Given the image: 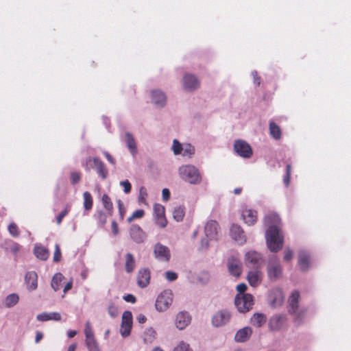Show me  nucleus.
Returning a JSON list of instances; mask_svg holds the SVG:
<instances>
[{
    "mask_svg": "<svg viewBox=\"0 0 351 351\" xmlns=\"http://www.w3.org/2000/svg\"><path fill=\"white\" fill-rule=\"evenodd\" d=\"M264 223L269 226L265 235L267 247L271 252H277L282 248L284 243L278 227L280 219L276 213H270L265 217Z\"/></svg>",
    "mask_w": 351,
    "mask_h": 351,
    "instance_id": "1",
    "label": "nucleus"
},
{
    "mask_svg": "<svg viewBox=\"0 0 351 351\" xmlns=\"http://www.w3.org/2000/svg\"><path fill=\"white\" fill-rule=\"evenodd\" d=\"M178 173L180 178L193 185H197L202 182V176L200 171L194 165H184L178 169Z\"/></svg>",
    "mask_w": 351,
    "mask_h": 351,
    "instance_id": "2",
    "label": "nucleus"
},
{
    "mask_svg": "<svg viewBox=\"0 0 351 351\" xmlns=\"http://www.w3.org/2000/svg\"><path fill=\"white\" fill-rule=\"evenodd\" d=\"M219 226L215 220H208L204 226V233L206 238L201 241V246L202 249H207L209 241H217L219 235Z\"/></svg>",
    "mask_w": 351,
    "mask_h": 351,
    "instance_id": "3",
    "label": "nucleus"
},
{
    "mask_svg": "<svg viewBox=\"0 0 351 351\" xmlns=\"http://www.w3.org/2000/svg\"><path fill=\"white\" fill-rule=\"evenodd\" d=\"M234 304L239 312L246 313L252 308L254 304L253 296L250 293L237 294L234 300Z\"/></svg>",
    "mask_w": 351,
    "mask_h": 351,
    "instance_id": "4",
    "label": "nucleus"
},
{
    "mask_svg": "<svg viewBox=\"0 0 351 351\" xmlns=\"http://www.w3.org/2000/svg\"><path fill=\"white\" fill-rule=\"evenodd\" d=\"M267 269L268 277L271 280H276L282 276V267L276 256L269 259Z\"/></svg>",
    "mask_w": 351,
    "mask_h": 351,
    "instance_id": "5",
    "label": "nucleus"
},
{
    "mask_svg": "<svg viewBox=\"0 0 351 351\" xmlns=\"http://www.w3.org/2000/svg\"><path fill=\"white\" fill-rule=\"evenodd\" d=\"M91 162H93L94 168L96 169L98 176L102 180L106 179L108 176V169L106 167L104 162L97 157H88L86 160V165H84L85 169L87 171L90 170V167H88V163Z\"/></svg>",
    "mask_w": 351,
    "mask_h": 351,
    "instance_id": "6",
    "label": "nucleus"
},
{
    "mask_svg": "<svg viewBox=\"0 0 351 351\" xmlns=\"http://www.w3.org/2000/svg\"><path fill=\"white\" fill-rule=\"evenodd\" d=\"M173 302V294L170 290L163 291L157 298L156 301V308L158 311H166Z\"/></svg>",
    "mask_w": 351,
    "mask_h": 351,
    "instance_id": "7",
    "label": "nucleus"
},
{
    "mask_svg": "<svg viewBox=\"0 0 351 351\" xmlns=\"http://www.w3.org/2000/svg\"><path fill=\"white\" fill-rule=\"evenodd\" d=\"M235 152L241 157L249 158L252 155L251 146L243 140H237L234 143Z\"/></svg>",
    "mask_w": 351,
    "mask_h": 351,
    "instance_id": "8",
    "label": "nucleus"
},
{
    "mask_svg": "<svg viewBox=\"0 0 351 351\" xmlns=\"http://www.w3.org/2000/svg\"><path fill=\"white\" fill-rule=\"evenodd\" d=\"M132 327V315L130 311H125L122 315L121 334L123 337H128L130 334Z\"/></svg>",
    "mask_w": 351,
    "mask_h": 351,
    "instance_id": "9",
    "label": "nucleus"
},
{
    "mask_svg": "<svg viewBox=\"0 0 351 351\" xmlns=\"http://www.w3.org/2000/svg\"><path fill=\"white\" fill-rule=\"evenodd\" d=\"M287 317L285 315H275L270 317L268 323L271 331H278L282 329L287 323Z\"/></svg>",
    "mask_w": 351,
    "mask_h": 351,
    "instance_id": "10",
    "label": "nucleus"
},
{
    "mask_svg": "<svg viewBox=\"0 0 351 351\" xmlns=\"http://www.w3.org/2000/svg\"><path fill=\"white\" fill-rule=\"evenodd\" d=\"M154 254L155 257L160 261L167 262L169 261L171 257L169 248L160 243L155 245Z\"/></svg>",
    "mask_w": 351,
    "mask_h": 351,
    "instance_id": "11",
    "label": "nucleus"
},
{
    "mask_svg": "<svg viewBox=\"0 0 351 351\" xmlns=\"http://www.w3.org/2000/svg\"><path fill=\"white\" fill-rule=\"evenodd\" d=\"M230 313L227 310H221L217 312L212 319L213 324L216 327L221 326L229 322Z\"/></svg>",
    "mask_w": 351,
    "mask_h": 351,
    "instance_id": "12",
    "label": "nucleus"
},
{
    "mask_svg": "<svg viewBox=\"0 0 351 351\" xmlns=\"http://www.w3.org/2000/svg\"><path fill=\"white\" fill-rule=\"evenodd\" d=\"M228 269L229 273L235 277H239L242 271V264L240 261L232 256L228 258L227 263Z\"/></svg>",
    "mask_w": 351,
    "mask_h": 351,
    "instance_id": "13",
    "label": "nucleus"
},
{
    "mask_svg": "<svg viewBox=\"0 0 351 351\" xmlns=\"http://www.w3.org/2000/svg\"><path fill=\"white\" fill-rule=\"evenodd\" d=\"M199 86L197 78L192 74H185L183 77V87L187 91H193Z\"/></svg>",
    "mask_w": 351,
    "mask_h": 351,
    "instance_id": "14",
    "label": "nucleus"
},
{
    "mask_svg": "<svg viewBox=\"0 0 351 351\" xmlns=\"http://www.w3.org/2000/svg\"><path fill=\"white\" fill-rule=\"evenodd\" d=\"M261 259V255L255 251L248 252L245 256V265L249 267H259Z\"/></svg>",
    "mask_w": 351,
    "mask_h": 351,
    "instance_id": "15",
    "label": "nucleus"
},
{
    "mask_svg": "<svg viewBox=\"0 0 351 351\" xmlns=\"http://www.w3.org/2000/svg\"><path fill=\"white\" fill-rule=\"evenodd\" d=\"M230 237L240 245L246 242V237L241 227L237 224H233L230 228Z\"/></svg>",
    "mask_w": 351,
    "mask_h": 351,
    "instance_id": "16",
    "label": "nucleus"
},
{
    "mask_svg": "<svg viewBox=\"0 0 351 351\" xmlns=\"http://www.w3.org/2000/svg\"><path fill=\"white\" fill-rule=\"evenodd\" d=\"M131 239L136 243H142L146 239V234L138 225H132L130 230Z\"/></svg>",
    "mask_w": 351,
    "mask_h": 351,
    "instance_id": "17",
    "label": "nucleus"
},
{
    "mask_svg": "<svg viewBox=\"0 0 351 351\" xmlns=\"http://www.w3.org/2000/svg\"><path fill=\"white\" fill-rule=\"evenodd\" d=\"M150 282V271L148 269H140L137 274V284L141 288L146 287Z\"/></svg>",
    "mask_w": 351,
    "mask_h": 351,
    "instance_id": "18",
    "label": "nucleus"
},
{
    "mask_svg": "<svg viewBox=\"0 0 351 351\" xmlns=\"http://www.w3.org/2000/svg\"><path fill=\"white\" fill-rule=\"evenodd\" d=\"M247 279L252 287H256L261 282L262 273L258 268H255L248 272Z\"/></svg>",
    "mask_w": 351,
    "mask_h": 351,
    "instance_id": "19",
    "label": "nucleus"
},
{
    "mask_svg": "<svg viewBox=\"0 0 351 351\" xmlns=\"http://www.w3.org/2000/svg\"><path fill=\"white\" fill-rule=\"evenodd\" d=\"M152 101L158 107H163L167 101V97L164 93L158 90H154L151 92Z\"/></svg>",
    "mask_w": 351,
    "mask_h": 351,
    "instance_id": "20",
    "label": "nucleus"
},
{
    "mask_svg": "<svg viewBox=\"0 0 351 351\" xmlns=\"http://www.w3.org/2000/svg\"><path fill=\"white\" fill-rule=\"evenodd\" d=\"M25 281L29 290H35L38 287V275L36 272L34 271L27 272L25 276Z\"/></svg>",
    "mask_w": 351,
    "mask_h": 351,
    "instance_id": "21",
    "label": "nucleus"
},
{
    "mask_svg": "<svg viewBox=\"0 0 351 351\" xmlns=\"http://www.w3.org/2000/svg\"><path fill=\"white\" fill-rule=\"evenodd\" d=\"M191 322V317L186 312H180L176 319V326L180 330L184 329Z\"/></svg>",
    "mask_w": 351,
    "mask_h": 351,
    "instance_id": "22",
    "label": "nucleus"
},
{
    "mask_svg": "<svg viewBox=\"0 0 351 351\" xmlns=\"http://www.w3.org/2000/svg\"><path fill=\"white\" fill-rule=\"evenodd\" d=\"M300 293L298 291L292 292L291 295L289 298V312L291 314L296 313L299 306Z\"/></svg>",
    "mask_w": 351,
    "mask_h": 351,
    "instance_id": "23",
    "label": "nucleus"
},
{
    "mask_svg": "<svg viewBox=\"0 0 351 351\" xmlns=\"http://www.w3.org/2000/svg\"><path fill=\"white\" fill-rule=\"evenodd\" d=\"M310 256L306 252H300L298 254V265L302 271H306L310 266Z\"/></svg>",
    "mask_w": 351,
    "mask_h": 351,
    "instance_id": "24",
    "label": "nucleus"
},
{
    "mask_svg": "<svg viewBox=\"0 0 351 351\" xmlns=\"http://www.w3.org/2000/svg\"><path fill=\"white\" fill-rule=\"evenodd\" d=\"M242 217L248 225H253L257 220V212L251 209H245L242 212Z\"/></svg>",
    "mask_w": 351,
    "mask_h": 351,
    "instance_id": "25",
    "label": "nucleus"
},
{
    "mask_svg": "<svg viewBox=\"0 0 351 351\" xmlns=\"http://www.w3.org/2000/svg\"><path fill=\"white\" fill-rule=\"evenodd\" d=\"M252 333V330L250 327H245L237 331L234 337V339L237 342L246 341Z\"/></svg>",
    "mask_w": 351,
    "mask_h": 351,
    "instance_id": "26",
    "label": "nucleus"
},
{
    "mask_svg": "<svg viewBox=\"0 0 351 351\" xmlns=\"http://www.w3.org/2000/svg\"><path fill=\"white\" fill-rule=\"evenodd\" d=\"M157 333L153 328H147L143 335V341L146 345L152 344L156 339Z\"/></svg>",
    "mask_w": 351,
    "mask_h": 351,
    "instance_id": "27",
    "label": "nucleus"
},
{
    "mask_svg": "<svg viewBox=\"0 0 351 351\" xmlns=\"http://www.w3.org/2000/svg\"><path fill=\"white\" fill-rule=\"evenodd\" d=\"M37 319L40 322H46L48 320L60 321L61 319V315L60 313L53 312L50 313H43L38 314L36 317Z\"/></svg>",
    "mask_w": 351,
    "mask_h": 351,
    "instance_id": "28",
    "label": "nucleus"
},
{
    "mask_svg": "<svg viewBox=\"0 0 351 351\" xmlns=\"http://www.w3.org/2000/svg\"><path fill=\"white\" fill-rule=\"evenodd\" d=\"M125 269L128 274L132 273L136 267V261L131 253H127L125 257Z\"/></svg>",
    "mask_w": 351,
    "mask_h": 351,
    "instance_id": "29",
    "label": "nucleus"
},
{
    "mask_svg": "<svg viewBox=\"0 0 351 351\" xmlns=\"http://www.w3.org/2000/svg\"><path fill=\"white\" fill-rule=\"evenodd\" d=\"M125 141L131 154L134 156L137 153V148L134 136L129 132L125 133Z\"/></svg>",
    "mask_w": 351,
    "mask_h": 351,
    "instance_id": "30",
    "label": "nucleus"
},
{
    "mask_svg": "<svg viewBox=\"0 0 351 351\" xmlns=\"http://www.w3.org/2000/svg\"><path fill=\"white\" fill-rule=\"evenodd\" d=\"M101 202L104 208L108 212V214L111 216L114 210L113 204L111 198L107 194H103L101 197Z\"/></svg>",
    "mask_w": 351,
    "mask_h": 351,
    "instance_id": "31",
    "label": "nucleus"
},
{
    "mask_svg": "<svg viewBox=\"0 0 351 351\" xmlns=\"http://www.w3.org/2000/svg\"><path fill=\"white\" fill-rule=\"evenodd\" d=\"M64 277L61 273H56L53 276L51 285L55 291H57L60 289L62 287V282L64 280Z\"/></svg>",
    "mask_w": 351,
    "mask_h": 351,
    "instance_id": "32",
    "label": "nucleus"
},
{
    "mask_svg": "<svg viewBox=\"0 0 351 351\" xmlns=\"http://www.w3.org/2000/svg\"><path fill=\"white\" fill-rule=\"evenodd\" d=\"M34 251L36 256L40 260L45 261L49 257V250L43 246H36Z\"/></svg>",
    "mask_w": 351,
    "mask_h": 351,
    "instance_id": "33",
    "label": "nucleus"
},
{
    "mask_svg": "<svg viewBox=\"0 0 351 351\" xmlns=\"http://www.w3.org/2000/svg\"><path fill=\"white\" fill-rule=\"evenodd\" d=\"M251 322L256 327H261L266 322V316L263 313L254 314Z\"/></svg>",
    "mask_w": 351,
    "mask_h": 351,
    "instance_id": "34",
    "label": "nucleus"
},
{
    "mask_svg": "<svg viewBox=\"0 0 351 351\" xmlns=\"http://www.w3.org/2000/svg\"><path fill=\"white\" fill-rule=\"evenodd\" d=\"M269 132L271 136L276 140L281 138L282 132L280 128L274 121L269 123Z\"/></svg>",
    "mask_w": 351,
    "mask_h": 351,
    "instance_id": "35",
    "label": "nucleus"
},
{
    "mask_svg": "<svg viewBox=\"0 0 351 351\" xmlns=\"http://www.w3.org/2000/svg\"><path fill=\"white\" fill-rule=\"evenodd\" d=\"M185 215V208L183 206H178L173 210V217L176 221H182Z\"/></svg>",
    "mask_w": 351,
    "mask_h": 351,
    "instance_id": "36",
    "label": "nucleus"
},
{
    "mask_svg": "<svg viewBox=\"0 0 351 351\" xmlns=\"http://www.w3.org/2000/svg\"><path fill=\"white\" fill-rule=\"evenodd\" d=\"M84 207L86 210H90L93 208V199L91 194L88 191L83 193Z\"/></svg>",
    "mask_w": 351,
    "mask_h": 351,
    "instance_id": "37",
    "label": "nucleus"
},
{
    "mask_svg": "<svg viewBox=\"0 0 351 351\" xmlns=\"http://www.w3.org/2000/svg\"><path fill=\"white\" fill-rule=\"evenodd\" d=\"M19 297L16 293H11L8 295L5 300V306L6 307H12L16 304L19 302Z\"/></svg>",
    "mask_w": 351,
    "mask_h": 351,
    "instance_id": "38",
    "label": "nucleus"
},
{
    "mask_svg": "<svg viewBox=\"0 0 351 351\" xmlns=\"http://www.w3.org/2000/svg\"><path fill=\"white\" fill-rule=\"evenodd\" d=\"M84 334L86 337V342L91 341V340H95L94 337L93 331L92 330V328L90 326V324L89 322H87L86 324L85 329H84Z\"/></svg>",
    "mask_w": 351,
    "mask_h": 351,
    "instance_id": "39",
    "label": "nucleus"
},
{
    "mask_svg": "<svg viewBox=\"0 0 351 351\" xmlns=\"http://www.w3.org/2000/svg\"><path fill=\"white\" fill-rule=\"evenodd\" d=\"M154 215L156 217H165V207L160 204H155L154 205Z\"/></svg>",
    "mask_w": 351,
    "mask_h": 351,
    "instance_id": "40",
    "label": "nucleus"
},
{
    "mask_svg": "<svg viewBox=\"0 0 351 351\" xmlns=\"http://www.w3.org/2000/svg\"><path fill=\"white\" fill-rule=\"evenodd\" d=\"M183 156L191 157L195 154V148L191 144H187L183 148Z\"/></svg>",
    "mask_w": 351,
    "mask_h": 351,
    "instance_id": "41",
    "label": "nucleus"
},
{
    "mask_svg": "<svg viewBox=\"0 0 351 351\" xmlns=\"http://www.w3.org/2000/svg\"><path fill=\"white\" fill-rule=\"evenodd\" d=\"M291 174V165L287 164L286 166V173L284 176L283 182L285 184L288 186L290 184Z\"/></svg>",
    "mask_w": 351,
    "mask_h": 351,
    "instance_id": "42",
    "label": "nucleus"
},
{
    "mask_svg": "<svg viewBox=\"0 0 351 351\" xmlns=\"http://www.w3.org/2000/svg\"><path fill=\"white\" fill-rule=\"evenodd\" d=\"M82 178V173L80 171H73L70 174L71 182L73 185L77 184Z\"/></svg>",
    "mask_w": 351,
    "mask_h": 351,
    "instance_id": "43",
    "label": "nucleus"
},
{
    "mask_svg": "<svg viewBox=\"0 0 351 351\" xmlns=\"http://www.w3.org/2000/svg\"><path fill=\"white\" fill-rule=\"evenodd\" d=\"M172 149L175 155L181 154L183 147L182 145L176 139L173 141Z\"/></svg>",
    "mask_w": 351,
    "mask_h": 351,
    "instance_id": "44",
    "label": "nucleus"
},
{
    "mask_svg": "<svg viewBox=\"0 0 351 351\" xmlns=\"http://www.w3.org/2000/svg\"><path fill=\"white\" fill-rule=\"evenodd\" d=\"M69 210L70 206L67 205L64 210L58 214V215L56 217V222L58 225L62 223L63 218L69 213Z\"/></svg>",
    "mask_w": 351,
    "mask_h": 351,
    "instance_id": "45",
    "label": "nucleus"
},
{
    "mask_svg": "<svg viewBox=\"0 0 351 351\" xmlns=\"http://www.w3.org/2000/svg\"><path fill=\"white\" fill-rule=\"evenodd\" d=\"M86 345L88 349V351H100L99 347L96 340H91L86 342Z\"/></svg>",
    "mask_w": 351,
    "mask_h": 351,
    "instance_id": "46",
    "label": "nucleus"
},
{
    "mask_svg": "<svg viewBox=\"0 0 351 351\" xmlns=\"http://www.w3.org/2000/svg\"><path fill=\"white\" fill-rule=\"evenodd\" d=\"M108 312L112 317H116L119 314L118 308L113 303H110L109 304L108 307Z\"/></svg>",
    "mask_w": 351,
    "mask_h": 351,
    "instance_id": "47",
    "label": "nucleus"
},
{
    "mask_svg": "<svg viewBox=\"0 0 351 351\" xmlns=\"http://www.w3.org/2000/svg\"><path fill=\"white\" fill-rule=\"evenodd\" d=\"M144 214H145V213H144L143 210H141V209L136 210V211H134L133 213L132 216H130V217L128 218V221L131 222L134 219L141 218L144 216Z\"/></svg>",
    "mask_w": 351,
    "mask_h": 351,
    "instance_id": "48",
    "label": "nucleus"
},
{
    "mask_svg": "<svg viewBox=\"0 0 351 351\" xmlns=\"http://www.w3.org/2000/svg\"><path fill=\"white\" fill-rule=\"evenodd\" d=\"M173 351H192L189 344L181 341Z\"/></svg>",
    "mask_w": 351,
    "mask_h": 351,
    "instance_id": "49",
    "label": "nucleus"
},
{
    "mask_svg": "<svg viewBox=\"0 0 351 351\" xmlns=\"http://www.w3.org/2000/svg\"><path fill=\"white\" fill-rule=\"evenodd\" d=\"M155 223L160 228H165L167 225V220L165 217H156Z\"/></svg>",
    "mask_w": 351,
    "mask_h": 351,
    "instance_id": "50",
    "label": "nucleus"
},
{
    "mask_svg": "<svg viewBox=\"0 0 351 351\" xmlns=\"http://www.w3.org/2000/svg\"><path fill=\"white\" fill-rule=\"evenodd\" d=\"M8 231H9L10 234L14 237H16L19 234L18 227L14 223H11L9 225Z\"/></svg>",
    "mask_w": 351,
    "mask_h": 351,
    "instance_id": "51",
    "label": "nucleus"
},
{
    "mask_svg": "<svg viewBox=\"0 0 351 351\" xmlns=\"http://www.w3.org/2000/svg\"><path fill=\"white\" fill-rule=\"evenodd\" d=\"M62 257V254L60 251V248L58 244H56L55 245V251L53 254V261L58 262L60 261Z\"/></svg>",
    "mask_w": 351,
    "mask_h": 351,
    "instance_id": "52",
    "label": "nucleus"
},
{
    "mask_svg": "<svg viewBox=\"0 0 351 351\" xmlns=\"http://www.w3.org/2000/svg\"><path fill=\"white\" fill-rule=\"evenodd\" d=\"M120 185L123 186L125 193H129L132 190V185L128 180L121 182Z\"/></svg>",
    "mask_w": 351,
    "mask_h": 351,
    "instance_id": "53",
    "label": "nucleus"
},
{
    "mask_svg": "<svg viewBox=\"0 0 351 351\" xmlns=\"http://www.w3.org/2000/svg\"><path fill=\"white\" fill-rule=\"evenodd\" d=\"M117 204H118V208H119V215H120V218H121V219H123L124 215L125 213V208L123 206V202L121 199H119L117 202Z\"/></svg>",
    "mask_w": 351,
    "mask_h": 351,
    "instance_id": "54",
    "label": "nucleus"
},
{
    "mask_svg": "<svg viewBox=\"0 0 351 351\" xmlns=\"http://www.w3.org/2000/svg\"><path fill=\"white\" fill-rule=\"evenodd\" d=\"M165 276L167 279L169 281H173L176 280L178 278V275L176 272L167 271L165 273Z\"/></svg>",
    "mask_w": 351,
    "mask_h": 351,
    "instance_id": "55",
    "label": "nucleus"
},
{
    "mask_svg": "<svg viewBox=\"0 0 351 351\" xmlns=\"http://www.w3.org/2000/svg\"><path fill=\"white\" fill-rule=\"evenodd\" d=\"M147 197V189L145 186H141L139 189V199L143 200L145 199Z\"/></svg>",
    "mask_w": 351,
    "mask_h": 351,
    "instance_id": "56",
    "label": "nucleus"
},
{
    "mask_svg": "<svg viewBox=\"0 0 351 351\" xmlns=\"http://www.w3.org/2000/svg\"><path fill=\"white\" fill-rule=\"evenodd\" d=\"M123 299L125 302H130V303H132V304L135 303L136 301V297L134 295H132V294H127L126 295H124L123 297Z\"/></svg>",
    "mask_w": 351,
    "mask_h": 351,
    "instance_id": "57",
    "label": "nucleus"
},
{
    "mask_svg": "<svg viewBox=\"0 0 351 351\" xmlns=\"http://www.w3.org/2000/svg\"><path fill=\"white\" fill-rule=\"evenodd\" d=\"M98 220H99V222L101 223V225H102V226L105 225L107 222L106 215L103 212H100L99 213Z\"/></svg>",
    "mask_w": 351,
    "mask_h": 351,
    "instance_id": "58",
    "label": "nucleus"
},
{
    "mask_svg": "<svg viewBox=\"0 0 351 351\" xmlns=\"http://www.w3.org/2000/svg\"><path fill=\"white\" fill-rule=\"evenodd\" d=\"M293 258V253L292 251L289 249H286L285 251V255H284V259L286 261H289Z\"/></svg>",
    "mask_w": 351,
    "mask_h": 351,
    "instance_id": "59",
    "label": "nucleus"
},
{
    "mask_svg": "<svg viewBox=\"0 0 351 351\" xmlns=\"http://www.w3.org/2000/svg\"><path fill=\"white\" fill-rule=\"evenodd\" d=\"M237 290L238 291V294H245L244 292L247 290V285L245 283H241L237 285Z\"/></svg>",
    "mask_w": 351,
    "mask_h": 351,
    "instance_id": "60",
    "label": "nucleus"
},
{
    "mask_svg": "<svg viewBox=\"0 0 351 351\" xmlns=\"http://www.w3.org/2000/svg\"><path fill=\"white\" fill-rule=\"evenodd\" d=\"M104 156L107 159V160L112 165H115L116 160L108 152H103Z\"/></svg>",
    "mask_w": 351,
    "mask_h": 351,
    "instance_id": "61",
    "label": "nucleus"
},
{
    "mask_svg": "<svg viewBox=\"0 0 351 351\" xmlns=\"http://www.w3.org/2000/svg\"><path fill=\"white\" fill-rule=\"evenodd\" d=\"M163 201H168L170 198V192L168 189H163L162 191Z\"/></svg>",
    "mask_w": 351,
    "mask_h": 351,
    "instance_id": "62",
    "label": "nucleus"
},
{
    "mask_svg": "<svg viewBox=\"0 0 351 351\" xmlns=\"http://www.w3.org/2000/svg\"><path fill=\"white\" fill-rule=\"evenodd\" d=\"M253 78H254V82L256 84V86H259L261 84V79L260 77L258 75V73L256 71H254L252 73Z\"/></svg>",
    "mask_w": 351,
    "mask_h": 351,
    "instance_id": "63",
    "label": "nucleus"
},
{
    "mask_svg": "<svg viewBox=\"0 0 351 351\" xmlns=\"http://www.w3.org/2000/svg\"><path fill=\"white\" fill-rule=\"evenodd\" d=\"M112 230L114 235H117L119 233L118 225L115 221L112 222Z\"/></svg>",
    "mask_w": 351,
    "mask_h": 351,
    "instance_id": "64",
    "label": "nucleus"
}]
</instances>
